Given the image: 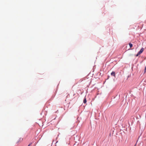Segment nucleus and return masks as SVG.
<instances>
[{
  "label": "nucleus",
  "mask_w": 146,
  "mask_h": 146,
  "mask_svg": "<svg viewBox=\"0 0 146 146\" xmlns=\"http://www.w3.org/2000/svg\"><path fill=\"white\" fill-rule=\"evenodd\" d=\"M86 98H85L83 101V102L85 104L86 102Z\"/></svg>",
  "instance_id": "7ed1b4c3"
},
{
  "label": "nucleus",
  "mask_w": 146,
  "mask_h": 146,
  "mask_svg": "<svg viewBox=\"0 0 146 146\" xmlns=\"http://www.w3.org/2000/svg\"><path fill=\"white\" fill-rule=\"evenodd\" d=\"M144 50L143 48H142L138 52H139V54H141L143 52V51Z\"/></svg>",
  "instance_id": "f257e3e1"
},
{
  "label": "nucleus",
  "mask_w": 146,
  "mask_h": 146,
  "mask_svg": "<svg viewBox=\"0 0 146 146\" xmlns=\"http://www.w3.org/2000/svg\"><path fill=\"white\" fill-rule=\"evenodd\" d=\"M111 75L112 76H115V72L113 71L111 73Z\"/></svg>",
  "instance_id": "f03ea898"
},
{
  "label": "nucleus",
  "mask_w": 146,
  "mask_h": 146,
  "mask_svg": "<svg viewBox=\"0 0 146 146\" xmlns=\"http://www.w3.org/2000/svg\"><path fill=\"white\" fill-rule=\"evenodd\" d=\"M31 143L30 144L28 145V146H30L31 145Z\"/></svg>",
  "instance_id": "0eeeda50"
},
{
  "label": "nucleus",
  "mask_w": 146,
  "mask_h": 146,
  "mask_svg": "<svg viewBox=\"0 0 146 146\" xmlns=\"http://www.w3.org/2000/svg\"><path fill=\"white\" fill-rule=\"evenodd\" d=\"M146 73V66L145 67V68L144 70V73Z\"/></svg>",
  "instance_id": "39448f33"
},
{
  "label": "nucleus",
  "mask_w": 146,
  "mask_h": 146,
  "mask_svg": "<svg viewBox=\"0 0 146 146\" xmlns=\"http://www.w3.org/2000/svg\"><path fill=\"white\" fill-rule=\"evenodd\" d=\"M139 54V52H138V53H137V54H136V56H138V55L139 54Z\"/></svg>",
  "instance_id": "423d86ee"
},
{
  "label": "nucleus",
  "mask_w": 146,
  "mask_h": 146,
  "mask_svg": "<svg viewBox=\"0 0 146 146\" xmlns=\"http://www.w3.org/2000/svg\"><path fill=\"white\" fill-rule=\"evenodd\" d=\"M129 46H130V48H131L132 46H133V45L131 43H129Z\"/></svg>",
  "instance_id": "20e7f679"
}]
</instances>
